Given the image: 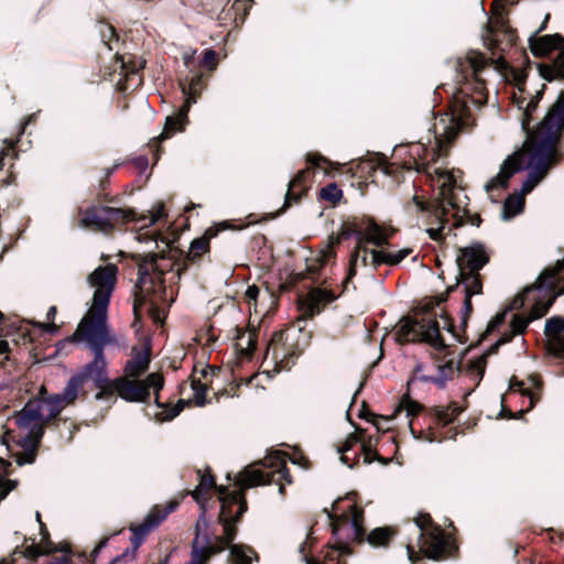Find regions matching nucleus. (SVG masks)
I'll list each match as a JSON object with an SVG mask.
<instances>
[{
    "label": "nucleus",
    "mask_w": 564,
    "mask_h": 564,
    "mask_svg": "<svg viewBox=\"0 0 564 564\" xmlns=\"http://www.w3.org/2000/svg\"><path fill=\"white\" fill-rule=\"evenodd\" d=\"M487 65V58L477 52H469L456 61L457 89L452 100V113L442 115L434 123V145L426 148L419 142L412 144L409 154L408 169L423 172L431 186L438 191L434 202H426L414 195L412 200L416 209L426 217V234L437 242H442L460 226L466 208L458 197L455 175L441 167L432 165L443 153L445 147L457 135L462 127L471 116L473 108H479L487 102L488 93L481 73Z\"/></svg>",
    "instance_id": "nucleus-1"
},
{
    "label": "nucleus",
    "mask_w": 564,
    "mask_h": 564,
    "mask_svg": "<svg viewBox=\"0 0 564 564\" xmlns=\"http://www.w3.org/2000/svg\"><path fill=\"white\" fill-rule=\"evenodd\" d=\"M118 268L108 263L96 268L87 278L94 289L91 305L78 324L70 341L84 343L94 354V358L76 373L83 382L91 380L94 384H104L107 375L105 347L113 341L108 326V306L117 282Z\"/></svg>",
    "instance_id": "nucleus-2"
},
{
    "label": "nucleus",
    "mask_w": 564,
    "mask_h": 564,
    "mask_svg": "<svg viewBox=\"0 0 564 564\" xmlns=\"http://www.w3.org/2000/svg\"><path fill=\"white\" fill-rule=\"evenodd\" d=\"M555 74L564 78V45L558 51L554 62ZM564 128V93L545 115L539 124L535 135L522 151L509 156L501 165L499 173L490 178L485 188L487 192L507 185L509 178L519 171L532 169L544 172L555 153V144Z\"/></svg>",
    "instance_id": "nucleus-3"
},
{
    "label": "nucleus",
    "mask_w": 564,
    "mask_h": 564,
    "mask_svg": "<svg viewBox=\"0 0 564 564\" xmlns=\"http://www.w3.org/2000/svg\"><path fill=\"white\" fill-rule=\"evenodd\" d=\"M64 409L55 394L29 401L15 415L21 430V451L17 453L19 465L32 464L36 457L37 443L44 432V424L55 419Z\"/></svg>",
    "instance_id": "nucleus-4"
},
{
    "label": "nucleus",
    "mask_w": 564,
    "mask_h": 564,
    "mask_svg": "<svg viewBox=\"0 0 564 564\" xmlns=\"http://www.w3.org/2000/svg\"><path fill=\"white\" fill-rule=\"evenodd\" d=\"M564 268L558 269L557 262L552 268H546L538 278L534 285L527 288L521 296L514 300V306H522L527 302L533 301L530 310L529 318L516 315L510 327L513 335L522 334L528 324L544 316L552 306L554 300L564 293V279L560 276V272Z\"/></svg>",
    "instance_id": "nucleus-5"
},
{
    "label": "nucleus",
    "mask_w": 564,
    "mask_h": 564,
    "mask_svg": "<svg viewBox=\"0 0 564 564\" xmlns=\"http://www.w3.org/2000/svg\"><path fill=\"white\" fill-rule=\"evenodd\" d=\"M333 510L334 513H336L339 510V507L333 506ZM328 517L330 519L333 534L338 538L339 542L335 547H330L326 552L324 561L319 563L318 560L308 557L306 554V546L308 544L311 545L312 540L311 534H308L306 536V541H304L299 547V552L302 554V557L306 564H343L339 561V556L347 554L348 549L345 544L341 543V541L362 540L365 535L362 510L359 509L355 503L349 502L347 506V511H343L339 516H333L329 513Z\"/></svg>",
    "instance_id": "nucleus-6"
},
{
    "label": "nucleus",
    "mask_w": 564,
    "mask_h": 564,
    "mask_svg": "<svg viewBox=\"0 0 564 564\" xmlns=\"http://www.w3.org/2000/svg\"><path fill=\"white\" fill-rule=\"evenodd\" d=\"M80 227L94 231L108 234L116 227L129 221H135L140 225V229L155 225L159 220L166 216L164 205L156 204L150 212L149 216L134 217L130 210L113 208L104 205H93L87 208H79Z\"/></svg>",
    "instance_id": "nucleus-7"
},
{
    "label": "nucleus",
    "mask_w": 564,
    "mask_h": 564,
    "mask_svg": "<svg viewBox=\"0 0 564 564\" xmlns=\"http://www.w3.org/2000/svg\"><path fill=\"white\" fill-rule=\"evenodd\" d=\"M457 264L459 274L454 292H459L464 296L462 307V319L465 323L469 317L473 305L471 297L482 293V282L480 280L479 270L488 263L489 253L481 243H473L462 248L457 256Z\"/></svg>",
    "instance_id": "nucleus-8"
},
{
    "label": "nucleus",
    "mask_w": 564,
    "mask_h": 564,
    "mask_svg": "<svg viewBox=\"0 0 564 564\" xmlns=\"http://www.w3.org/2000/svg\"><path fill=\"white\" fill-rule=\"evenodd\" d=\"M395 335L399 343L423 341L437 351L446 349L437 321L424 313L403 317L398 324Z\"/></svg>",
    "instance_id": "nucleus-9"
},
{
    "label": "nucleus",
    "mask_w": 564,
    "mask_h": 564,
    "mask_svg": "<svg viewBox=\"0 0 564 564\" xmlns=\"http://www.w3.org/2000/svg\"><path fill=\"white\" fill-rule=\"evenodd\" d=\"M139 274V292L135 295L133 304L135 313L142 305L148 303L150 305L149 311H155L160 305L172 301V291L169 293L160 272L149 274L140 267Z\"/></svg>",
    "instance_id": "nucleus-10"
},
{
    "label": "nucleus",
    "mask_w": 564,
    "mask_h": 564,
    "mask_svg": "<svg viewBox=\"0 0 564 564\" xmlns=\"http://www.w3.org/2000/svg\"><path fill=\"white\" fill-rule=\"evenodd\" d=\"M117 386L118 397L128 402H145L153 392L156 405L161 406L159 391L163 387V378L156 372L150 373L143 380L120 377L117 378Z\"/></svg>",
    "instance_id": "nucleus-11"
},
{
    "label": "nucleus",
    "mask_w": 564,
    "mask_h": 564,
    "mask_svg": "<svg viewBox=\"0 0 564 564\" xmlns=\"http://www.w3.org/2000/svg\"><path fill=\"white\" fill-rule=\"evenodd\" d=\"M415 527L419 531L420 549L430 558H441L446 547L443 530L433 523L430 514H420L415 519Z\"/></svg>",
    "instance_id": "nucleus-12"
},
{
    "label": "nucleus",
    "mask_w": 564,
    "mask_h": 564,
    "mask_svg": "<svg viewBox=\"0 0 564 564\" xmlns=\"http://www.w3.org/2000/svg\"><path fill=\"white\" fill-rule=\"evenodd\" d=\"M203 87V77L202 75H196L192 78L189 84V96L187 97L184 105L180 108L178 112L175 116H170L165 120V126L163 132L158 137L159 141H163L172 137L176 131H182L187 122V112L189 110L191 104L195 102V95L199 94Z\"/></svg>",
    "instance_id": "nucleus-13"
},
{
    "label": "nucleus",
    "mask_w": 564,
    "mask_h": 564,
    "mask_svg": "<svg viewBox=\"0 0 564 564\" xmlns=\"http://www.w3.org/2000/svg\"><path fill=\"white\" fill-rule=\"evenodd\" d=\"M177 507L176 502H170L165 508H160L155 506L152 508L149 513L145 516L144 520L140 524L131 525L130 530L132 531L131 539V553L132 555L139 549V546L143 543L147 535L155 529L166 517L169 513L174 511Z\"/></svg>",
    "instance_id": "nucleus-14"
},
{
    "label": "nucleus",
    "mask_w": 564,
    "mask_h": 564,
    "mask_svg": "<svg viewBox=\"0 0 564 564\" xmlns=\"http://www.w3.org/2000/svg\"><path fill=\"white\" fill-rule=\"evenodd\" d=\"M289 341L288 332H276L271 337L264 361L271 360L278 369H285L289 367V358L294 355V349Z\"/></svg>",
    "instance_id": "nucleus-15"
},
{
    "label": "nucleus",
    "mask_w": 564,
    "mask_h": 564,
    "mask_svg": "<svg viewBox=\"0 0 564 564\" xmlns=\"http://www.w3.org/2000/svg\"><path fill=\"white\" fill-rule=\"evenodd\" d=\"M547 20L549 15H546L535 34L531 35L529 39L531 51L535 56L546 55L553 50L560 51L564 45V39L560 34L538 36V33L544 30Z\"/></svg>",
    "instance_id": "nucleus-16"
},
{
    "label": "nucleus",
    "mask_w": 564,
    "mask_h": 564,
    "mask_svg": "<svg viewBox=\"0 0 564 564\" xmlns=\"http://www.w3.org/2000/svg\"><path fill=\"white\" fill-rule=\"evenodd\" d=\"M514 79L517 82L519 93H513L512 99L513 104L518 107V109L522 110V127L527 128L530 123V116L538 106L541 93L538 91L534 96H527L524 93V88L521 87L523 74H514Z\"/></svg>",
    "instance_id": "nucleus-17"
},
{
    "label": "nucleus",
    "mask_w": 564,
    "mask_h": 564,
    "mask_svg": "<svg viewBox=\"0 0 564 564\" xmlns=\"http://www.w3.org/2000/svg\"><path fill=\"white\" fill-rule=\"evenodd\" d=\"M391 232L379 226L371 219H368L362 227L356 231L357 243L366 246L371 243L381 247L388 242Z\"/></svg>",
    "instance_id": "nucleus-18"
},
{
    "label": "nucleus",
    "mask_w": 564,
    "mask_h": 564,
    "mask_svg": "<svg viewBox=\"0 0 564 564\" xmlns=\"http://www.w3.org/2000/svg\"><path fill=\"white\" fill-rule=\"evenodd\" d=\"M150 365V352L148 349H133L132 357L126 362L124 377L131 379H138L149 368Z\"/></svg>",
    "instance_id": "nucleus-19"
},
{
    "label": "nucleus",
    "mask_w": 564,
    "mask_h": 564,
    "mask_svg": "<svg viewBox=\"0 0 564 564\" xmlns=\"http://www.w3.org/2000/svg\"><path fill=\"white\" fill-rule=\"evenodd\" d=\"M380 252L381 251L373 250V249L370 250L366 246L357 243L356 249L350 257L348 274L345 279V282H347L349 279H351L355 275L356 269L359 264H361L364 267L372 265L376 268L377 265H375L371 262V254L380 253Z\"/></svg>",
    "instance_id": "nucleus-20"
},
{
    "label": "nucleus",
    "mask_w": 564,
    "mask_h": 564,
    "mask_svg": "<svg viewBox=\"0 0 564 564\" xmlns=\"http://www.w3.org/2000/svg\"><path fill=\"white\" fill-rule=\"evenodd\" d=\"M335 300V295L324 289H313L306 295L304 303L306 311L310 315H314L319 312L321 306L328 304Z\"/></svg>",
    "instance_id": "nucleus-21"
},
{
    "label": "nucleus",
    "mask_w": 564,
    "mask_h": 564,
    "mask_svg": "<svg viewBox=\"0 0 564 564\" xmlns=\"http://www.w3.org/2000/svg\"><path fill=\"white\" fill-rule=\"evenodd\" d=\"M84 382L77 375L72 376L65 388L61 393H56L55 397L57 398L58 402L62 403L64 408L67 405L74 403V401L77 399L79 390L82 389Z\"/></svg>",
    "instance_id": "nucleus-22"
},
{
    "label": "nucleus",
    "mask_w": 564,
    "mask_h": 564,
    "mask_svg": "<svg viewBox=\"0 0 564 564\" xmlns=\"http://www.w3.org/2000/svg\"><path fill=\"white\" fill-rule=\"evenodd\" d=\"M545 334L554 345L558 346V351L564 354V319L561 317L549 318L545 323Z\"/></svg>",
    "instance_id": "nucleus-23"
},
{
    "label": "nucleus",
    "mask_w": 564,
    "mask_h": 564,
    "mask_svg": "<svg viewBox=\"0 0 564 564\" xmlns=\"http://www.w3.org/2000/svg\"><path fill=\"white\" fill-rule=\"evenodd\" d=\"M307 174V170H301L290 181L289 188L285 194V205H290L291 200L296 202L301 195L305 191V177Z\"/></svg>",
    "instance_id": "nucleus-24"
},
{
    "label": "nucleus",
    "mask_w": 564,
    "mask_h": 564,
    "mask_svg": "<svg viewBox=\"0 0 564 564\" xmlns=\"http://www.w3.org/2000/svg\"><path fill=\"white\" fill-rule=\"evenodd\" d=\"M411 249L404 248L395 252L381 251L380 253H372L371 262L375 265H380L381 263L394 265L405 259L411 253Z\"/></svg>",
    "instance_id": "nucleus-25"
},
{
    "label": "nucleus",
    "mask_w": 564,
    "mask_h": 564,
    "mask_svg": "<svg viewBox=\"0 0 564 564\" xmlns=\"http://www.w3.org/2000/svg\"><path fill=\"white\" fill-rule=\"evenodd\" d=\"M215 234L209 229L206 230L205 235L200 238L194 239L191 243L187 260L191 262H195L199 259V257L209 250V239Z\"/></svg>",
    "instance_id": "nucleus-26"
},
{
    "label": "nucleus",
    "mask_w": 564,
    "mask_h": 564,
    "mask_svg": "<svg viewBox=\"0 0 564 564\" xmlns=\"http://www.w3.org/2000/svg\"><path fill=\"white\" fill-rule=\"evenodd\" d=\"M524 206L523 195L509 196L502 207V216L505 219H510L520 214Z\"/></svg>",
    "instance_id": "nucleus-27"
},
{
    "label": "nucleus",
    "mask_w": 564,
    "mask_h": 564,
    "mask_svg": "<svg viewBox=\"0 0 564 564\" xmlns=\"http://www.w3.org/2000/svg\"><path fill=\"white\" fill-rule=\"evenodd\" d=\"M438 373L434 377L425 378L426 381L434 382L438 387H443L448 379H452L454 373L457 371V367L454 361L449 360L448 362L441 365L437 367Z\"/></svg>",
    "instance_id": "nucleus-28"
},
{
    "label": "nucleus",
    "mask_w": 564,
    "mask_h": 564,
    "mask_svg": "<svg viewBox=\"0 0 564 564\" xmlns=\"http://www.w3.org/2000/svg\"><path fill=\"white\" fill-rule=\"evenodd\" d=\"M394 531L391 528H377L368 534V542L373 546H384L393 536Z\"/></svg>",
    "instance_id": "nucleus-29"
},
{
    "label": "nucleus",
    "mask_w": 564,
    "mask_h": 564,
    "mask_svg": "<svg viewBox=\"0 0 564 564\" xmlns=\"http://www.w3.org/2000/svg\"><path fill=\"white\" fill-rule=\"evenodd\" d=\"M254 552L247 546L235 544L230 547V558L232 564H250Z\"/></svg>",
    "instance_id": "nucleus-30"
},
{
    "label": "nucleus",
    "mask_w": 564,
    "mask_h": 564,
    "mask_svg": "<svg viewBox=\"0 0 564 564\" xmlns=\"http://www.w3.org/2000/svg\"><path fill=\"white\" fill-rule=\"evenodd\" d=\"M98 392L95 395L96 400H115V395H118L117 379H106L104 384H95Z\"/></svg>",
    "instance_id": "nucleus-31"
},
{
    "label": "nucleus",
    "mask_w": 564,
    "mask_h": 564,
    "mask_svg": "<svg viewBox=\"0 0 564 564\" xmlns=\"http://www.w3.org/2000/svg\"><path fill=\"white\" fill-rule=\"evenodd\" d=\"M197 487L192 491V497L200 503L202 497L215 486L214 478L210 475L200 474Z\"/></svg>",
    "instance_id": "nucleus-32"
},
{
    "label": "nucleus",
    "mask_w": 564,
    "mask_h": 564,
    "mask_svg": "<svg viewBox=\"0 0 564 564\" xmlns=\"http://www.w3.org/2000/svg\"><path fill=\"white\" fill-rule=\"evenodd\" d=\"M238 349L241 351L242 355L249 356L256 348V340L252 333L243 334L239 337L237 343Z\"/></svg>",
    "instance_id": "nucleus-33"
},
{
    "label": "nucleus",
    "mask_w": 564,
    "mask_h": 564,
    "mask_svg": "<svg viewBox=\"0 0 564 564\" xmlns=\"http://www.w3.org/2000/svg\"><path fill=\"white\" fill-rule=\"evenodd\" d=\"M459 413L460 409L457 405H449L438 410L436 416L440 423L447 425L453 422Z\"/></svg>",
    "instance_id": "nucleus-34"
},
{
    "label": "nucleus",
    "mask_w": 564,
    "mask_h": 564,
    "mask_svg": "<svg viewBox=\"0 0 564 564\" xmlns=\"http://www.w3.org/2000/svg\"><path fill=\"white\" fill-rule=\"evenodd\" d=\"M485 368L486 360L484 358H477L470 364L467 373L473 380H475L478 383L482 379Z\"/></svg>",
    "instance_id": "nucleus-35"
},
{
    "label": "nucleus",
    "mask_w": 564,
    "mask_h": 564,
    "mask_svg": "<svg viewBox=\"0 0 564 564\" xmlns=\"http://www.w3.org/2000/svg\"><path fill=\"white\" fill-rule=\"evenodd\" d=\"M341 196L343 192L335 183H330L321 189V197L332 203L339 202Z\"/></svg>",
    "instance_id": "nucleus-36"
},
{
    "label": "nucleus",
    "mask_w": 564,
    "mask_h": 564,
    "mask_svg": "<svg viewBox=\"0 0 564 564\" xmlns=\"http://www.w3.org/2000/svg\"><path fill=\"white\" fill-rule=\"evenodd\" d=\"M400 410L405 411L406 415L411 416L420 412L421 405L417 402L409 399L408 397H404L400 402Z\"/></svg>",
    "instance_id": "nucleus-37"
},
{
    "label": "nucleus",
    "mask_w": 564,
    "mask_h": 564,
    "mask_svg": "<svg viewBox=\"0 0 564 564\" xmlns=\"http://www.w3.org/2000/svg\"><path fill=\"white\" fill-rule=\"evenodd\" d=\"M202 66L207 67L210 70L216 69L217 67V53L214 50H206L203 54Z\"/></svg>",
    "instance_id": "nucleus-38"
},
{
    "label": "nucleus",
    "mask_w": 564,
    "mask_h": 564,
    "mask_svg": "<svg viewBox=\"0 0 564 564\" xmlns=\"http://www.w3.org/2000/svg\"><path fill=\"white\" fill-rule=\"evenodd\" d=\"M357 443H358L357 437L354 435H350L349 437H347L344 445L338 448V452L341 454L340 460L344 464H347L349 467H352V465L348 464V457L345 455V453L349 452Z\"/></svg>",
    "instance_id": "nucleus-39"
},
{
    "label": "nucleus",
    "mask_w": 564,
    "mask_h": 564,
    "mask_svg": "<svg viewBox=\"0 0 564 564\" xmlns=\"http://www.w3.org/2000/svg\"><path fill=\"white\" fill-rule=\"evenodd\" d=\"M13 145L12 142H8L7 140L3 141V144H0V170L6 165L4 160L13 155Z\"/></svg>",
    "instance_id": "nucleus-40"
},
{
    "label": "nucleus",
    "mask_w": 564,
    "mask_h": 564,
    "mask_svg": "<svg viewBox=\"0 0 564 564\" xmlns=\"http://www.w3.org/2000/svg\"><path fill=\"white\" fill-rule=\"evenodd\" d=\"M192 388L196 404L203 405L205 403V387L199 381H193Z\"/></svg>",
    "instance_id": "nucleus-41"
},
{
    "label": "nucleus",
    "mask_w": 564,
    "mask_h": 564,
    "mask_svg": "<svg viewBox=\"0 0 564 564\" xmlns=\"http://www.w3.org/2000/svg\"><path fill=\"white\" fill-rule=\"evenodd\" d=\"M259 292L260 291H259L258 286H256V285L248 286V289L245 293V299L249 303V305L251 303H256V301L259 296Z\"/></svg>",
    "instance_id": "nucleus-42"
},
{
    "label": "nucleus",
    "mask_w": 564,
    "mask_h": 564,
    "mask_svg": "<svg viewBox=\"0 0 564 564\" xmlns=\"http://www.w3.org/2000/svg\"><path fill=\"white\" fill-rule=\"evenodd\" d=\"M361 449L364 453V462L366 464H370L375 459V452L371 449L370 445L362 444Z\"/></svg>",
    "instance_id": "nucleus-43"
},
{
    "label": "nucleus",
    "mask_w": 564,
    "mask_h": 564,
    "mask_svg": "<svg viewBox=\"0 0 564 564\" xmlns=\"http://www.w3.org/2000/svg\"><path fill=\"white\" fill-rule=\"evenodd\" d=\"M307 162L312 165L317 166L321 162H326V159L319 154H308Z\"/></svg>",
    "instance_id": "nucleus-44"
},
{
    "label": "nucleus",
    "mask_w": 564,
    "mask_h": 564,
    "mask_svg": "<svg viewBox=\"0 0 564 564\" xmlns=\"http://www.w3.org/2000/svg\"><path fill=\"white\" fill-rule=\"evenodd\" d=\"M47 564H70V558L67 555H63L55 561L48 562Z\"/></svg>",
    "instance_id": "nucleus-45"
},
{
    "label": "nucleus",
    "mask_w": 564,
    "mask_h": 564,
    "mask_svg": "<svg viewBox=\"0 0 564 564\" xmlns=\"http://www.w3.org/2000/svg\"><path fill=\"white\" fill-rule=\"evenodd\" d=\"M56 313H57L56 306H51L46 314L47 321H51V322L54 321Z\"/></svg>",
    "instance_id": "nucleus-46"
},
{
    "label": "nucleus",
    "mask_w": 564,
    "mask_h": 564,
    "mask_svg": "<svg viewBox=\"0 0 564 564\" xmlns=\"http://www.w3.org/2000/svg\"><path fill=\"white\" fill-rule=\"evenodd\" d=\"M9 490L10 489L7 487L6 484H3V482L0 484V501L6 498V496L8 495Z\"/></svg>",
    "instance_id": "nucleus-47"
},
{
    "label": "nucleus",
    "mask_w": 564,
    "mask_h": 564,
    "mask_svg": "<svg viewBox=\"0 0 564 564\" xmlns=\"http://www.w3.org/2000/svg\"><path fill=\"white\" fill-rule=\"evenodd\" d=\"M107 542H108V538L102 539V540L97 544V546L94 549L93 554H94V555H96V554H97V553H98L102 547H105V546H106Z\"/></svg>",
    "instance_id": "nucleus-48"
},
{
    "label": "nucleus",
    "mask_w": 564,
    "mask_h": 564,
    "mask_svg": "<svg viewBox=\"0 0 564 564\" xmlns=\"http://www.w3.org/2000/svg\"><path fill=\"white\" fill-rule=\"evenodd\" d=\"M42 327H43L47 333H54V332L57 329V326H56L54 323L42 324Z\"/></svg>",
    "instance_id": "nucleus-49"
},
{
    "label": "nucleus",
    "mask_w": 564,
    "mask_h": 564,
    "mask_svg": "<svg viewBox=\"0 0 564 564\" xmlns=\"http://www.w3.org/2000/svg\"><path fill=\"white\" fill-rule=\"evenodd\" d=\"M533 186H534V183H531V181H530V180H528V181L523 184V188H522L523 193H524V194L529 193V192L532 189V187H533Z\"/></svg>",
    "instance_id": "nucleus-50"
},
{
    "label": "nucleus",
    "mask_w": 564,
    "mask_h": 564,
    "mask_svg": "<svg viewBox=\"0 0 564 564\" xmlns=\"http://www.w3.org/2000/svg\"><path fill=\"white\" fill-rule=\"evenodd\" d=\"M9 350V344L6 340H0V354H6Z\"/></svg>",
    "instance_id": "nucleus-51"
},
{
    "label": "nucleus",
    "mask_w": 564,
    "mask_h": 564,
    "mask_svg": "<svg viewBox=\"0 0 564 564\" xmlns=\"http://www.w3.org/2000/svg\"><path fill=\"white\" fill-rule=\"evenodd\" d=\"M137 239L139 241H148V239H150V235L148 232H140L138 234Z\"/></svg>",
    "instance_id": "nucleus-52"
},
{
    "label": "nucleus",
    "mask_w": 564,
    "mask_h": 564,
    "mask_svg": "<svg viewBox=\"0 0 564 564\" xmlns=\"http://www.w3.org/2000/svg\"><path fill=\"white\" fill-rule=\"evenodd\" d=\"M408 554H409V560L411 562H414V557H413L414 551H413V549L410 545H408Z\"/></svg>",
    "instance_id": "nucleus-53"
},
{
    "label": "nucleus",
    "mask_w": 564,
    "mask_h": 564,
    "mask_svg": "<svg viewBox=\"0 0 564 564\" xmlns=\"http://www.w3.org/2000/svg\"><path fill=\"white\" fill-rule=\"evenodd\" d=\"M558 269L564 268V258L562 260H557Z\"/></svg>",
    "instance_id": "nucleus-54"
},
{
    "label": "nucleus",
    "mask_w": 564,
    "mask_h": 564,
    "mask_svg": "<svg viewBox=\"0 0 564 564\" xmlns=\"http://www.w3.org/2000/svg\"><path fill=\"white\" fill-rule=\"evenodd\" d=\"M156 238H158V235H154V236H150V239H148V241H156Z\"/></svg>",
    "instance_id": "nucleus-55"
},
{
    "label": "nucleus",
    "mask_w": 564,
    "mask_h": 564,
    "mask_svg": "<svg viewBox=\"0 0 564 564\" xmlns=\"http://www.w3.org/2000/svg\"><path fill=\"white\" fill-rule=\"evenodd\" d=\"M40 517H41V516H40V513H39V512H36V519H37V521L40 522L41 527L43 528V523L41 522V518H40Z\"/></svg>",
    "instance_id": "nucleus-56"
},
{
    "label": "nucleus",
    "mask_w": 564,
    "mask_h": 564,
    "mask_svg": "<svg viewBox=\"0 0 564 564\" xmlns=\"http://www.w3.org/2000/svg\"><path fill=\"white\" fill-rule=\"evenodd\" d=\"M177 414H178V410H175V411H173V413L171 414L170 417L172 419V417L176 416Z\"/></svg>",
    "instance_id": "nucleus-57"
},
{
    "label": "nucleus",
    "mask_w": 564,
    "mask_h": 564,
    "mask_svg": "<svg viewBox=\"0 0 564 564\" xmlns=\"http://www.w3.org/2000/svg\"><path fill=\"white\" fill-rule=\"evenodd\" d=\"M107 28H108V30H109L111 33H113V28H112V26L107 25Z\"/></svg>",
    "instance_id": "nucleus-58"
},
{
    "label": "nucleus",
    "mask_w": 564,
    "mask_h": 564,
    "mask_svg": "<svg viewBox=\"0 0 564 564\" xmlns=\"http://www.w3.org/2000/svg\"><path fill=\"white\" fill-rule=\"evenodd\" d=\"M508 340H509V338L500 339L499 343H507Z\"/></svg>",
    "instance_id": "nucleus-59"
},
{
    "label": "nucleus",
    "mask_w": 564,
    "mask_h": 564,
    "mask_svg": "<svg viewBox=\"0 0 564 564\" xmlns=\"http://www.w3.org/2000/svg\"><path fill=\"white\" fill-rule=\"evenodd\" d=\"M180 274H181V269L178 268L177 269V278L180 279Z\"/></svg>",
    "instance_id": "nucleus-60"
},
{
    "label": "nucleus",
    "mask_w": 564,
    "mask_h": 564,
    "mask_svg": "<svg viewBox=\"0 0 564 564\" xmlns=\"http://www.w3.org/2000/svg\"><path fill=\"white\" fill-rule=\"evenodd\" d=\"M530 403H531V405L533 404V397L532 395H530Z\"/></svg>",
    "instance_id": "nucleus-61"
},
{
    "label": "nucleus",
    "mask_w": 564,
    "mask_h": 564,
    "mask_svg": "<svg viewBox=\"0 0 564 564\" xmlns=\"http://www.w3.org/2000/svg\"><path fill=\"white\" fill-rule=\"evenodd\" d=\"M2 318V314L0 313V319Z\"/></svg>",
    "instance_id": "nucleus-62"
}]
</instances>
